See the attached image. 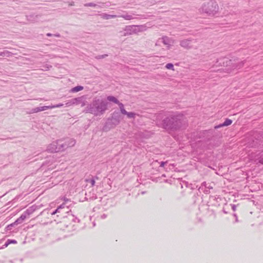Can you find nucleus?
Returning a JSON list of instances; mask_svg holds the SVG:
<instances>
[{"label": "nucleus", "instance_id": "obj_1", "mask_svg": "<svg viewBox=\"0 0 263 263\" xmlns=\"http://www.w3.org/2000/svg\"><path fill=\"white\" fill-rule=\"evenodd\" d=\"M163 126L166 129L178 131L186 127V121L181 116H171L163 120Z\"/></svg>", "mask_w": 263, "mask_h": 263}, {"label": "nucleus", "instance_id": "obj_2", "mask_svg": "<svg viewBox=\"0 0 263 263\" xmlns=\"http://www.w3.org/2000/svg\"><path fill=\"white\" fill-rule=\"evenodd\" d=\"M108 102L102 99L95 98L86 107V111L95 116L103 115L107 109Z\"/></svg>", "mask_w": 263, "mask_h": 263}, {"label": "nucleus", "instance_id": "obj_3", "mask_svg": "<svg viewBox=\"0 0 263 263\" xmlns=\"http://www.w3.org/2000/svg\"><path fill=\"white\" fill-rule=\"evenodd\" d=\"M218 5L214 1H210L204 3L201 7L202 11L209 15H215L218 12Z\"/></svg>", "mask_w": 263, "mask_h": 263}, {"label": "nucleus", "instance_id": "obj_4", "mask_svg": "<svg viewBox=\"0 0 263 263\" xmlns=\"http://www.w3.org/2000/svg\"><path fill=\"white\" fill-rule=\"evenodd\" d=\"M147 30V27L145 25H129L124 28L123 32V36H128L136 34L139 32L145 31Z\"/></svg>", "mask_w": 263, "mask_h": 263}, {"label": "nucleus", "instance_id": "obj_5", "mask_svg": "<svg viewBox=\"0 0 263 263\" xmlns=\"http://www.w3.org/2000/svg\"><path fill=\"white\" fill-rule=\"evenodd\" d=\"M60 146L61 152L66 150L68 147L73 146L76 144V141L72 138H65L60 139Z\"/></svg>", "mask_w": 263, "mask_h": 263}, {"label": "nucleus", "instance_id": "obj_6", "mask_svg": "<svg viewBox=\"0 0 263 263\" xmlns=\"http://www.w3.org/2000/svg\"><path fill=\"white\" fill-rule=\"evenodd\" d=\"M196 43V39H184L180 41V45L184 49H190L191 48H195L193 44Z\"/></svg>", "mask_w": 263, "mask_h": 263}, {"label": "nucleus", "instance_id": "obj_7", "mask_svg": "<svg viewBox=\"0 0 263 263\" xmlns=\"http://www.w3.org/2000/svg\"><path fill=\"white\" fill-rule=\"evenodd\" d=\"M60 139L53 141L47 146V150L51 153H57L61 152V148L60 146Z\"/></svg>", "mask_w": 263, "mask_h": 263}, {"label": "nucleus", "instance_id": "obj_8", "mask_svg": "<svg viewBox=\"0 0 263 263\" xmlns=\"http://www.w3.org/2000/svg\"><path fill=\"white\" fill-rule=\"evenodd\" d=\"M42 17V15L41 14H32L26 16L27 20L31 23H36V22H39L40 21H43L41 20Z\"/></svg>", "mask_w": 263, "mask_h": 263}, {"label": "nucleus", "instance_id": "obj_9", "mask_svg": "<svg viewBox=\"0 0 263 263\" xmlns=\"http://www.w3.org/2000/svg\"><path fill=\"white\" fill-rule=\"evenodd\" d=\"M68 207L66 205V203H63L60 205L54 211H53L51 215H54L57 213H68Z\"/></svg>", "mask_w": 263, "mask_h": 263}, {"label": "nucleus", "instance_id": "obj_10", "mask_svg": "<svg viewBox=\"0 0 263 263\" xmlns=\"http://www.w3.org/2000/svg\"><path fill=\"white\" fill-rule=\"evenodd\" d=\"M160 40L162 41V42L166 46L167 49H170L174 43V40L173 39L170 38L166 36L162 37Z\"/></svg>", "mask_w": 263, "mask_h": 263}, {"label": "nucleus", "instance_id": "obj_11", "mask_svg": "<svg viewBox=\"0 0 263 263\" xmlns=\"http://www.w3.org/2000/svg\"><path fill=\"white\" fill-rule=\"evenodd\" d=\"M140 16L139 14H137L134 13H125L122 15H118L119 17H122L126 20H131L136 19L137 16Z\"/></svg>", "mask_w": 263, "mask_h": 263}, {"label": "nucleus", "instance_id": "obj_12", "mask_svg": "<svg viewBox=\"0 0 263 263\" xmlns=\"http://www.w3.org/2000/svg\"><path fill=\"white\" fill-rule=\"evenodd\" d=\"M73 101L74 105H80L81 107H84L86 105L85 98L84 96L73 98Z\"/></svg>", "mask_w": 263, "mask_h": 263}, {"label": "nucleus", "instance_id": "obj_13", "mask_svg": "<svg viewBox=\"0 0 263 263\" xmlns=\"http://www.w3.org/2000/svg\"><path fill=\"white\" fill-rule=\"evenodd\" d=\"M47 109H50L49 106H44L42 107H37L32 109V113H36L40 111H44Z\"/></svg>", "mask_w": 263, "mask_h": 263}, {"label": "nucleus", "instance_id": "obj_14", "mask_svg": "<svg viewBox=\"0 0 263 263\" xmlns=\"http://www.w3.org/2000/svg\"><path fill=\"white\" fill-rule=\"evenodd\" d=\"M232 123V121L231 119H227L223 123L220 124L217 126H215V128L217 129V128H220L223 126H228V125H230V124H231Z\"/></svg>", "mask_w": 263, "mask_h": 263}, {"label": "nucleus", "instance_id": "obj_15", "mask_svg": "<svg viewBox=\"0 0 263 263\" xmlns=\"http://www.w3.org/2000/svg\"><path fill=\"white\" fill-rule=\"evenodd\" d=\"M101 17L105 20H109L111 18L119 17L118 15H110V14H107L106 13H102L100 14Z\"/></svg>", "mask_w": 263, "mask_h": 263}, {"label": "nucleus", "instance_id": "obj_16", "mask_svg": "<svg viewBox=\"0 0 263 263\" xmlns=\"http://www.w3.org/2000/svg\"><path fill=\"white\" fill-rule=\"evenodd\" d=\"M206 185H208V183H206V182H203L201 184V185L200 186L199 190L201 191H203L205 194L210 193V192L209 191V190H208L206 189H204L205 188V187H206Z\"/></svg>", "mask_w": 263, "mask_h": 263}, {"label": "nucleus", "instance_id": "obj_17", "mask_svg": "<svg viewBox=\"0 0 263 263\" xmlns=\"http://www.w3.org/2000/svg\"><path fill=\"white\" fill-rule=\"evenodd\" d=\"M12 55V53L7 50H5L3 52H0V56L3 57H10Z\"/></svg>", "mask_w": 263, "mask_h": 263}, {"label": "nucleus", "instance_id": "obj_18", "mask_svg": "<svg viewBox=\"0 0 263 263\" xmlns=\"http://www.w3.org/2000/svg\"><path fill=\"white\" fill-rule=\"evenodd\" d=\"M32 213V211L29 209L27 210L25 213L22 214L21 216L20 217V218L24 221V220L26 218V214L29 215Z\"/></svg>", "mask_w": 263, "mask_h": 263}, {"label": "nucleus", "instance_id": "obj_19", "mask_svg": "<svg viewBox=\"0 0 263 263\" xmlns=\"http://www.w3.org/2000/svg\"><path fill=\"white\" fill-rule=\"evenodd\" d=\"M83 89V86H76V87L72 88L71 89V92H78L79 91H81V90H82Z\"/></svg>", "mask_w": 263, "mask_h": 263}, {"label": "nucleus", "instance_id": "obj_20", "mask_svg": "<svg viewBox=\"0 0 263 263\" xmlns=\"http://www.w3.org/2000/svg\"><path fill=\"white\" fill-rule=\"evenodd\" d=\"M107 100L112 102L116 104H117L119 103V101L118 100V99L114 96H108L107 98Z\"/></svg>", "mask_w": 263, "mask_h": 263}, {"label": "nucleus", "instance_id": "obj_21", "mask_svg": "<svg viewBox=\"0 0 263 263\" xmlns=\"http://www.w3.org/2000/svg\"><path fill=\"white\" fill-rule=\"evenodd\" d=\"M117 104L119 105V108H120V111H121V112L123 114H126L127 113V111L125 110V109H124V105L122 103H120L119 101V103H117Z\"/></svg>", "mask_w": 263, "mask_h": 263}, {"label": "nucleus", "instance_id": "obj_22", "mask_svg": "<svg viewBox=\"0 0 263 263\" xmlns=\"http://www.w3.org/2000/svg\"><path fill=\"white\" fill-rule=\"evenodd\" d=\"M251 159L254 160L255 161L258 159V162L263 164V155L260 156L259 157H258L257 158L254 157L253 158V156H251Z\"/></svg>", "mask_w": 263, "mask_h": 263}, {"label": "nucleus", "instance_id": "obj_23", "mask_svg": "<svg viewBox=\"0 0 263 263\" xmlns=\"http://www.w3.org/2000/svg\"><path fill=\"white\" fill-rule=\"evenodd\" d=\"M84 6L100 8L99 6L93 3H86L84 4Z\"/></svg>", "mask_w": 263, "mask_h": 263}, {"label": "nucleus", "instance_id": "obj_24", "mask_svg": "<svg viewBox=\"0 0 263 263\" xmlns=\"http://www.w3.org/2000/svg\"><path fill=\"white\" fill-rule=\"evenodd\" d=\"M123 115H127L128 118H135L136 114L133 112H127L126 114H123Z\"/></svg>", "mask_w": 263, "mask_h": 263}, {"label": "nucleus", "instance_id": "obj_25", "mask_svg": "<svg viewBox=\"0 0 263 263\" xmlns=\"http://www.w3.org/2000/svg\"><path fill=\"white\" fill-rule=\"evenodd\" d=\"M16 241L15 240L8 239L7 242L5 243L4 246L7 247L10 243H16Z\"/></svg>", "mask_w": 263, "mask_h": 263}, {"label": "nucleus", "instance_id": "obj_26", "mask_svg": "<svg viewBox=\"0 0 263 263\" xmlns=\"http://www.w3.org/2000/svg\"><path fill=\"white\" fill-rule=\"evenodd\" d=\"M63 106H64L63 104L59 103V104H56V105L49 106V107H50V109H52V108H54L61 107Z\"/></svg>", "mask_w": 263, "mask_h": 263}, {"label": "nucleus", "instance_id": "obj_27", "mask_svg": "<svg viewBox=\"0 0 263 263\" xmlns=\"http://www.w3.org/2000/svg\"><path fill=\"white\" fill-rule=\"evenodd\" d=\"M74 101H73V99H71L70 100L68 101L67 103H66L65 105L66 106H70L71 105H74Z\"/></svg>", "mask_w": 263, "mask_h": 263}, {"label": "nucleus", "instance_id": "obj_28", "mask_svg": "<svg viewBox=\"0 0 263 263\" xmlns=\"http://www.w3.org/2000/svg\"><path fill=\"white\" fill-rule=\"evenodd\" d=\"M166 68L174 70V65L172 63H168L165 65Z\"/></svg>", "mask_w": 263, "mask_h": 263}, {"label": "nucleus", "instance_id": "obj_29", "mask_svg": "<svg viewBox=\"0 0 263 263\" xmlns=\"http://www.w3.org/2000/svg\"><path fill=\"white\" fill-rule=\"evenodd\" d=\"M86 181L91 184V186H93L95 184V180L93 178L87 179Z\"/></svg>", "mask_w": 263, "mask_h": 263}, {"label": "nucleus", "instance_id": "obj_30", "mask_svg": "<svg viewBox=\"0 0 263 263\" xmlns=\"http://www.w3.org/2000/svg\"><path fill=\"white\" fill-rule=\"evenodd\" d=\"M85 195H86V197L85 198H86V199L87 200H88V199H91V200H94V199H96L97 198V197H96V195H93L92 197H89L88 194L86 193Z\"/></svg>", "mask_w": 263, "mask_h": 263}, {"label": "nucleus", "instance_id": "obj_31", "mask_svg": "<svg viewBox=\"0 0 263 263\" xmlns=\"http://www.w3.org/2000/svg\"><path fill=\"white\" fill-rule=\"evenodd\" d=\"M23 222V220L20 218V217H19L13 222V223L15 226L17 225L18 224L22 223Z\"/></svg>", "mask_w": 263, "mask_h": 263}, {"label": "nucleus", "instance_id": "obj_32", "mask_svg": "<svg viewBox=\"0 0 263 263\" xmlns=\"http://www.w3.org/2000/svg\"><path fill=\"white\" fill-rule=\"evenodd\" d=\"M15 225L13 223L7 226V227H6V229L7 230H11L12 229V228L13 227H14Z\"/></svg>", "mask_w": 263, "mask_h": 263}, {"label": "nucleus", "instance_id": "obj_33", "mask_svg": "<svg viewBox=\"0 0 263 263\" xmlns=\"http://www.w3.org/2000/svg\"><path fill=\"white\" fill-rule=\"evenodd\" d=\"M212 189H213V186H212L211 185V184L208 183V185H206V187H205V188L204 189H206V190H209V191L210 192V190Z\"/></svg>", "mask_w": 263, "mask_h": 263}, {"label": "nucleus", "instance_id": "obj_34", "mask_svg": "<svg viewBox=\"0 0 263 263\" xmlns=\"http://www.w3.org/2000/svg\"><path fill=\"white\" fill-rule=\"evenodd\" d=\"M243 64H244L243 62L241 61V62H239V63H238V64L236 65V67L238 68H240L243 65Z\"/></svg>", "mask_w": 263, "mask_h": 263}, {"label": "nucleus", "instance_id": "obj_35", "mask_svg": "<svg viewBox=\"0 0 263 263\" xmlns=\"http://www.w3.org/2000/svg\"><path fill=\"white\" fill-rule=\"evenodd\" d=\"M112 120H115L116 121V124H119V122H120V120H119V118L117 119L116 118H115V117H112Z\"/></svg>", "mask_w": 263, "mask_h": 263}, {"label": "nucleus", "instance_id": "obj_36", "mask_svg": "<svg viewBox=\"0 0 263 263\" xmlns=\"http://www.w3.org/2000/svg\"><path fill=\"white\" fill-rule=\"evenodd\" d=\"M107 55L106 54H104V55H99L97 57L98 59H102V58H104L105 57H106Z\"/></svg>", "mask_w": 263, "mask_h": 263}, {"label": "nucleus", "instance_id": "obj_37", "mask_svg": "<svg viewBox=\"0 0 263 263\" xmlns=\"http://www.w3.org/2000/svg\"><path fill=\"white\" fill-rule=\"evenodd\" d=\"M166 162H163V161L161 162V163H160V166L161 167H163V166H164L165 164H166Z\"/></svg>", "mask_w": 263, "mask_h": 263}, {"label": "nucleus", "instance_id": "obj_38", "mask_svg": "<svg viewBox=\"0 0 263 263\" xmlns=\"http://www.w3.org/2000/svg\"><path fill=\"white\" fill-rule=\"evenodd\" d=\"M107 217V215L105 214H103L102 215H101V218L102 219H105Z\"/></svg>", "mask_w": 263, "mask_h": 263}, {"label": "nucleus", "instance_id": "obj_39", "mask_svg": "<svg viewBox=\"0 0 263 263\" xmlns=\"http://www.w3.org/2000/svg\"><path fill=\"white\" fill-rule=\"evenodd\" d=\"M71 217L72 218V220L74 221V222H76L77 220H78V219L76 218V217H74V216L73 215H71Z\"/></svg>", "mask_w": 263, "mask_h": 263}, {"label": "nucleus", "instance_id": "obj_40", "mask_svg": "<svg viewBox=\"0 0 263 263\" xmlns=\"http://www.w3.org/2000/svg\"><path fill=\"white\" fill-rule=\"evenodd\" d=\"M236 205H232V209H233V210L234 211H235L236 210Z\"/></svg>", "mask_w": 263, "mask_h": 263}, {"label": "nucleus", "instance_id": "obj_41", "mask_svg": "<svg viewBox=\"0 0 263 263\" xmlns=\"http://www.w3.org/2000/svg\"><path fill=\"white\" fill-rule=\"evenodd\" d=\"M53 36H56V37H60V34H59V33L53 34Z\"/></svg>", "mask_w": 263, "mask_h": 263}, {"label": "nucleus", "instance_id": "obj_42", "mask_svg": "<svg viewBox=\"0 0 263 263\" xmlns=\"http://www.w3.org/2000/svg\"><path fill=\"white\" fill-rule=\"evenodd\" d=\"M53 35V34H51V33H48L47 34V36H52Z\"/></svg>", "mask_w": 263, "mask_h": 263}, {"label": "nucleus", "instance_id": "obj_43", "mask_svg": "<svg viewBox=\"0 0 263 263\" xmlns=\"http://www.w3.org/2000/svg\"><path fill=\"white\" fill-rule=\"evenodd\" d=\"M234 216H235V217H236H236H237V216H236V215L235 214H234Z\"/></svg>", "mask_w": 263, "mask_h": 263}, {"label": "nucleus", "instance_id": "obj_44", "mask_svg": "<svg viewBox=\"0 0 263 263\" xmlns=\"http://www.w3.org/2000/svg\"><path fill=\"white\" fill-rule=\"evenodd\" d=\"M238 221L237 217L236 218V222Z\"/></svg>", "mask_w": 263, "mask_h": 263}, {"label": "nucleus", "instance_id": "obj_45", "mask_svg": "<svg viewBox=\"0 0 263 263\" xmlns=\"http://www.w3.org/2000/svg\"><path fill=\"white\" fill-rule=\"evenodd\" d=\"M46 70L49 69V67L48 66L46 67Z\"/></svg>", "mask_w": 263, "mask_h": 263}]
</instances>
